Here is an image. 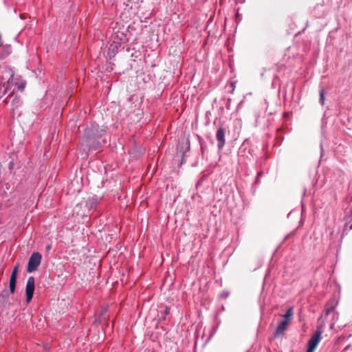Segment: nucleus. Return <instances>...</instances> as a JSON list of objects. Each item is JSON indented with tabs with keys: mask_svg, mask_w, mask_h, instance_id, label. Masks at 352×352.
Segmentation results:
<instances>
[{
	"mask_svg": "<svg viewBox=\"0 0 352 352\" xmlns=\"http://www.w3.org/2000/svg\"><path fill=\"white\" fill-rule=\"evenodd\" d=\"M104 132V130L99 129L97 124H92L90 128L87 129L80 144L81 148L86 154L89 150H96L100 146L98 139L102 135Z\"/></svg>",
	"mask_w": 352,
	"mask_h": 352,
	"instance_id": "obj_1",
	"label": "nucleus"
},
{
	"mask_svg": "<svg viewBox=\"0 0 352 352\" xmlns=\"http://www.w3.org/2000/svg\"><path fill=\"white\" fill-rule=\"evenodd\" d=\"M293 317V309L292 307L289 308L286 313L283 316V320L278 325L276 331L274 333V336L278 338L280 337L284 334V332L287 330L289 324L292 320Z\"/></svg>",
	"mask_w": 352,
	"mask_h": 352,
	"instance_id": "obj_2",
	"label": "nucleus"
},
{
	"mask_svg": "<svg viewBox=\"0 0 352 352\" xmlns=\"http://www.w3.org/2000/svg\"><path fill=\"white\" fill-rule=\"evenodd\" d=\"M41 258L42 256L40 253L34 252L29 258L27 272L31 273L36 270L41 264Z\"/></svg>",
	"mask_w": 352,
	"mask_h": 352,
	"instance_id": "obj_3",
	"label": "nucleus"
},
{
	"mask_svg": "<svg viewBox=\"0 0 352 352\" xmlns=\"http://www.w3.org/2000/svg\"><path fill=\"white\" fill-rule=\"evenodd\" d=\"M322 331L318 329L316 333L311 337L308 341V348L307 352H314L316 349L320 339H321Z\"/></svg>",
	"mask_w": 352,
	"mask_h": 352,
	"instance_id": "obj_4",
	"label": "nucleus"
},
{
	"mask_svg": "<svg viewBox=\"0 0 352 352\" xmlns=\"http://www.w3.org/2000/svg\"><path fill=\"white\" fill-rule=\"evenodd\" d=\"M338 305V301L336 298L330 299L325 305L324 312L321 316V318H327L330 314H333V320L338 317V314L334 311L335 308Z\"/></svg>",
	"mask_w": 352,
	"mask_h": 352,
	"instance_id": "obj_5",
	"label": "nucleus"
},
{
	"mask_svg": "<svg viewBox=\"0 0 352 352\" xmlns=\"http://www.w3.org/2000/svg\"><path fill=\"white\" fill-rule=\"evenodd\" d=\"M35 289V280L33 276H30L27 280L25 287L26 302L29 303L33 297Z\"/></svg>",
	"mask_w": 352,
	"mask_h": 352,
	"instance_id": "obj_6",
	"label": "nucleus"
},
{
	"mask_svg": "<svg viewBox=\"0 0 352 352\" xmlns=\"http://www.w3.org/2000/svg\"><path fill=\"white\" fill-rule=\"evenodd\" d=\"M19 267V263L16 264V265L13 268V270L12 272L11 276L10 278V293H12V294H14L15 292Z\"/></svg>",
	"mask_w": 352,
	"mask_h": 352,
	"instance_id": "obj_7",
	"label": "nucleus"
},
{
	"mask_svg": "<svg viewBox=\"0 0 352 352\" xmlns=\"http://www.w3.org/2000/svg\"><path fill=\"white\" fill-rule=\"evenodd\" d=\"M217 140L218 141V147L222 148L225 144V131L223 128L220 127L217 131Z\"/></svg>",
	"mask_w": 352,
	"mask_h": 352,
	"instance_id": "obj_8",
	"label": "nucleus"
},
{
	"mask_svg": "<svg viewBox=\"0 0 352 352\" xmlns=\"http://www.w3.org/2000/svg\"><path fill=\"white\" fill-rule=\"evenodd\" d=\"M96 206V201L94 197L88 198L87 201H86L85 207L88 210L94 208Z\"/></svg>",
	"mask_w": 352,
	"mask_h": 352,
	"instance_id": "obj_9",
	"label": "nucleus"
},
{
	"mask_svg": "<svg viewBox=\"0 0 352 352\" xmlns=\"http://www.w3.org/2000/svg\"><path fill=\"white\" fill-rule=\"evenodd\" d=\"M82 203H80V204H78L75 208H74V211H76L77 215H79V216H85L86 215V213L85 211H83L82 212H80L78 209H80L81 207H82Z\"/></svg>",
	"mask_w": 352,
	"mask_h": 352,
	"instance_id": "obj_10",
	"label": "nucleus"
},
{
	"mask_svg": "<svg viewBox=\"0 0 352 352\" xmlns=\"http://www.w3.org/2000/svg\"><path fill=\"white\" fill-rule=\"evenodd\" d=\"M25 85H26V82L25 81L24 82H21L20 83H16V85L17 86L18 90L21 91V92L24 90Z\"/></svg>",
	"mask_w": 352,
	"mask_h": 352,
	"instance_id": "obj_11",
	"label": "nucleus"
},
{
	"mask_svg": "<svg viewBox=\"0 0 352 352\" xmlns=\"http://www.w3.org/2000/svg\"><path fill=\"white\" fill-rule=\"evenodd\" d=\"M324 94H325L324 90L321 89L320 91V101L322 104H323L324 102Z\"/></svg>",
	"mask_w": 352,
	"mask_h": 352,
	"instance_id": "obj_12",
	"label": "nucleus"
},
{
	"mask_svg": "<svg viewBox=\"0 0 352 352\" xmlns=\"http://www.w3.org/2000/svg\"><path fill=\"white\" fill-rule=\"evenodd\" d=\"M6 90H3V84L0 81V99L6 94Z\"/></svg>",
	"mask_w": 352,
	"mask_h": 352,
	"instance_id": "obj_13",
	"label": "nucleus"
},
{
	"mask_svg": "<svg viewBox=\"0 0 352 352\" xmlns=\"http://www.w3.org/2000/svg\"><path fill=\"white\" fill-rule=\"evenodd\" d=\"M164 314V315H168L170 314V308L166 307Z\"/></svg>",
	"mask_w": 352,
	"mask_h": 352,
	"instance_id": "obj_14",
	"label": "nucleus"
},
{
	"mask_svg": "<svg viewBox=\"0 0 352 352\" xmlns=\"http://www.w3.org/2000/svg\"><path fill=\"white\" fill-rule=\"evenodd\" d=\"M261 174H262V173H261V172L258 173V175H257V177H260V176L261 175Z\"/></svg>",
	"mask_w": 352,
	"mask_h": 352,
	"instance_id": "obj_15",
	"label": "nucleus"
},
{
	"mask_svg": "<svg viewBox=\"0 0 352 352\" xmlns=\"http://www.w3.org/2000/svg\"><path fill=\"white\" fill-rule=\"evenodd\" d=\"M231 85L233 87V89H232V91H233L234 89V86L233 83H231Z\"/></svg>",
	"mask_w": 352,
	"mask_h": 352,
	"instance_id": "obj_16",
	"label": "nucleus"
},
{
	"mask_svg": "<svg viewBox=\"0 0 352 352\" xmlns=\"http://www.w3.org/2000/svg\"><path fill=\"white\" fill-rule=\"evenodd\" d=\"M349 229L351 230L352 229V225L349 226Z\"/></svg>",
	"mask_w": 352,
	"mask_h": 352,
	"instance_id": "obj_17",
	"label": "nucleus"
},
{
	"mask_svg": "<svg viewBox=\"0 0 352 352\" xmlns=\"http://www.w3.org/2000/svg\"><path fill=\"white\" fill-rule=\"evenodd\" d=\"M47 250H50V245H48V246L47 247Z\"/></svg>",
	"mask_w": 352,
	"mask_h": 352,
	"instance_id": "obj_18",
	"label": "nucleus"
}]
</instances>
